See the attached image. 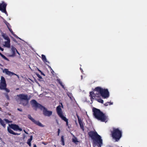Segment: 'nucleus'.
Masks as SVG:
<instances>
[{"mask_svg": "<svg viewBox=\"0 0 147 147\" xmlns=\"http://www.w3.org/2000/svg\"><path fill=\"white\" fill-rule=\"evenodd\" d=\"M93 90L94 91L90 92V94L91 97H94L95 98H96V97L98 96V92L96 91H95Z\"/></svg>", "mask_w": 147, "mask_h": 147, "instance_id": "15", "label": "nucleus"}, {"mask_svg": "<svg viewBox=\"0 0 147 147\" xmlns=\"http://www.w3.org/2000/svg\"><path fill=\"white\" fill-rule=\"evenodd\" d=\"M0 65H1V64H0Z\"/></svg>", "mask_w": 147, "mask_h": 147, "instance_id": "46", "label": "nucleus"}, {"mask_svg": "<svg viewBox=\"0 0 147 147\" xmlns=\"http://www.w3.org/2000/svg\"><path fill=\"white\" fill-rule=\"evenodd\" d=\"M56 111L58 116L62 120L66 122V125L68 126V119L66 117L63 116L61 106L59 105L56 108Z\"/></svg>", "mask_w": 147, "mask_h": 147, "instance_id": "7", "label": "nucleus"}, {"mask_svg": "<svg viewBox=\"0 0 147 147\" xmlns=\"http://www.w3.org/2000/svg\"><path fill=\"white\" fill-rule=\"evenodd\" d=\"M67 96L69 97L71 99H72V94L69 92H67Z\"/></svg>", "mask_w": 147, "mask_h": 147, "instance_id": "25", "label": "nucleus"}, {"mask_svg": "<svg viewBox=\"0 0 147 147\" xmlns=\"http://www.w3.org/2000/svg\"><path fill=\"white\" fill-rule=\"evenodd\" d=\"M16 52H17V53L19 55H20V53H19V52L17 51V50L16 51Z\"/></svg>", "mask_w": 147, "mask_h": 147, "instance_id": "43", "label": "nucleus"}, {"mask_svg": "<svg viewBox=\"0 0 147 147\" xmlns=\"http://www.w3.org/2000/svg\"><path fill=\"white\" fill-rule=\"evenodd\" d=\"M0 123L4 127H5V124L4 121L0 118Z\"/></svg>", "mask_w": 147, "mask_h": 147, "instance_id": "23", "label": "nucleus"}, {"mask_svg": "<svg viewBox=\"0 0 147 147\" xmlns=\"http://www.w3.org/2000/svg\"><path fill=\"white\" fill-rule=\"evenodd\" d=\"M94 90L98 92V96L100 95L103 98H107L109 97V93L107 89H103L100 87H97Z\"/></svg>", "mask_w": 147, "mask_h": 147, "instance_id": "3", "label": "nucleus"}, {"mask_svg": "<svg viewBox=\"0 0 147 147\" xmlns=\"http://www.w3.org/2000/svg\"><path fill=\"white\" fill-rule=\"evenodd\" d=\"M88 135L98 147H101L102 145V140L101 136L96 131H90Z\"/></svg>", "mask_w": 147, "mask_h": 147, "instance_id": "1", "label": "nucleus"}, {"mask_svg": "<svg viewBox=\"0 0 147 147\" xmlns=\"http://www.w3.org/2000/svg\"><path fill=\"white\" fill-rule=\"evenodd\" d=\"M38 69V71H39L41 74L44 75V76H45V74H43L42 72L40 70V69Z\"/></svg>", "mask_w": 147, "mask_h": 147, "instance_id": "33", "label": "nucleus"}, {"mask_svg": "<svg viewBox=\"0 0 147 147\" xmlns=\"http://www.w3.org/2000/svg\"><path fill=\"white\" fill-rule=\"evenodd\" d=\"M1 56L4 59L8 61H9V59L3 54H2Z\"/></svg>", "mask_w": 147, "mask_h": 147, "instance_id": "26", "label": "nucleus"}, {"mask_svg": "<svg viewBox=\"0 0 147 147\" xmlns=\"http://www.w3.org/2000/svg\"><path fill=\"white\" fill-rule=\"evenodd\" d=\"M80 70H81V71L82 72H83V69H82V68H81V67H80Z\"/></svg>", "mask_w": 147, "mask_h": 147, "instance_id": "42", "label": "nucleus"}, {"mask_svg": "<svg viewBox=\"0 0 147 147\" xmlns=\"http://www.w3.org/2000/svg\"><path fill=\"white\" fill-rule=\"evenodd\" d=\"M28 117L29 119H30L32 122L34 123L36 125L41 127H43V125L41 123H40L39 121H37L35 120L32 117L31 115H28Z\"/></svg>", "mask_w": 147, "mask_h": 147, "instance_id": "11", "label": "nucleus"}, {"mask_svg": "<svg viewBox=\"0 0 147 147\" xmlns=\"http://www.w3.org/2000/svg\"><path fill=\"white\" fill-rule=\"evenodd\" d=\"M4 90H5L7 92H9V91H10V90H9L8 89H7V88H6V87L4 89Z\"/></svg>", "mask_w": 147, "mask_h": 147, "instance_id": "36", "label": "nucleus"}, {"mask_svg": "<svg viewBox=\"0 0 147 147\" xmlns=\"http://www.w3.org/2000/svg\"><path fill=\"white\" fill-rule=\"evenodd\" d=\"M97 100L98 102H99L100 103H103V102H104L103 100L101 98L98 99Z\"/></svg>", "mask_w": 147, "mask_h": 147, "instance_id": "28", "label": "nucleus"}, {"mask_svg": "<svg viewBox=\"0 0 147 147\" xmlns=\"http://www.w3.org/2000/svg\"><path fill=\"white\" fill-rule=\"evenodd\" d=\"M61 144L62 145L64 146L65 145V139L64 138V136L63 135L61 136Z\"/></svg>", "mask_w": 147, "mask_h": 147, "instance_id": "20", "label": "nucleus"}, {"mask_svg": "<svg viewBox=\"0 0 147 147\" xmlns=\"http://www.w3.org/2000/svg\"><path fill=\"white\" fill-rule=\"evenodd\" d=\"M5 96L6 98L8 100H9V98L8 94L7 93H5Z\"/></svg>", "mask_w": 147, "mask_h": 147, "instance_id": "29", "label": "nucleus"}, {"mask_svg": "<svg viewBox=\"0 0 147 147\" xmlns=\"http://www.w3.org/2000/svg\"><path fill=\"white\" fill-rule=\"evenodd\" d=\"M72 141L76 145L78 144V143L79 142V141L78 140L77 138L74 135L73 136V138L72 139Z\"/></svg>", "mask_w": 147, "mask_h": 147, "instance_id": "16", "label": "nucleus"}, {"mask_svg": "<svg viewBox=\"0 0 147 147\" xmlns=\"http://www.w3.org/2000/svg\"><path fill=\"white\" fill-rule=\"evenodd\" d=\"M33 147H36V144H34Z\"/></svg>", "mask_w": 147, "mask_h": 147, "instance_id": "44", "label": "nucleus"}, {"mask_svg": "<svg viewBox=\"0 0 147 147\" xmlns=\"http://www.w3.org/2000/svg\"><path fill=\"white\" fill-rule=\"evenodd\" d=\"M2 36L4 38V39L5 40H10L8 36H7L6 34L3 33L2 34Z\"/></svg>", "mask_w": 147, "mask_h": 147, "instance_id": "21", "label": "nucleus"}, {"mask_svg": "<svg viewBox=\"0 0 147 147\" xmlns=\"http://www.w3.org/2000/svg\"><path fill=\"white\" fill-rule=\"evenodd\" d=\"M42 60L45 62H48L47 61L45 56L44 55H42Z\"/></svg>", "mask_w": 147, "mask_h": 147, "instance_id": "22", "label": "nucleus"}, {"mask_svg": "<svg viewBox=\"0 0 147 147\" xmlns=\"http://www.w3.org/2000/svg\"><path fill=\"white\" fill-rule=\"evenodd\" d=\"M60 130L59 129H58V131H57V136H59V133H60Z\"/></svg>", "mask_w": 147, "mask_h": 147, "instance_id": "34", "label": "nucleus"}, {"mask_svg": "<svg viewBox=\"0 0 147 147\" xmlns=\"http://www.w3.org/2000/svg\"><path fill=\"white\" fill-rule=\"evenodd\" d=\"M7 5V4L4 2L0 4V11H1L2 12L5 14L7 13L6 9Z\"/></svg>", "mask_w": 147, "mask_h": 147, "instance_id": "12", "label": "nucleus"}, {"mask_svg": "<svg viewBox=\"0 0 147 147\" xmlns=\"http://www.w3.org/2000/svg\"><path fill=\"white\" fill-rule=\"evenodd\" d=\"M59 83L60 84H61L62 82L60 80H58Z\"/></svg>", "mask_w": 147, "mask_h": 147, "instance_id": "39", "label": "nucleus"}, {"mask_svg": "<svg viewBox=\"0 0 147 147\" xmlns=\"http://www.w3.org/2000/svg\"><path fill=\"white\" fill-rule=\"evenodd\" d=\"M20 100L22 101L21 102L22 105L24 106H26L28 104L30 97L28 96L27 94H20L17 95Z\"/></svg>", "mask_w": 147, "mask_h": 147, "instance_id": "6", "label": "nucleus"}, {"mask_svg": "<svg viewBox=\"0 0 147 147\" xmlns=\"http://www.w3.org/2000/svg\"><path fill=\"white\" fill-rule=\"evenodd\" d=\"M4 22L7 25L8 28L11 27V26L9 23H8L5 20H4Z\"/></svg>", "mask_w": 147, "mask_h": 147, "instance_id": "24", "label": "nucleus"}, {"mask_svg": "<svg viewBox=\"0 0 147 147\" xmlns=\"http://www.w3.org/2000/svg\"><path fill=\"white\" fill-rule=\"evenodd\" d=\"M0 50L2 51H3V48H2L0 46Z\"/></svg>", "mask_w": 147, "mask_h": 147, "instance_id": "40", "label": "nucleus"}, {"mask_svg": "<svg viewBox=\"0 0 147 147\" xmlns=\"http://www.w3.org/2000/svg\"><path fill=\"white\" fill-rule=\"evenodd\" d=\"M36 75L38 77V78L40 79H42V76L38 74H36Z\"/></svg>", "mask_w": 147, "mask_h": 147, "instance_id": "32", "label": "nucleus"}, {"mask_svg": "<svg viewBox=\"0 0 147 147\" xmlns=\"http://www.w3.org/2000/svg\"><path fill=\"white\" fill-rule=\"evenodd\" d=\"M32 136H31L30 137V138L28 140V141L31 142V141L32 140Z\"/></svg>", "mask_w": 147, "mask_h": 147, "instance_id": "31", "label": "nucleus"}, {"mask_svg": "<svg viewBox=\"0 0 147 147\" xmlns=\"http://www.w3.org/2000/svg\"><path fill=\"white\" fill-rule=\"evenodd\" d=\"M12 55L11 56L12 57L14 56L16 54V51L17 49L14 47H12L11 49Z\"/></svg>", "mask_w": 147, "mask_h": 147, "instance_id": "17", "label": "nucleus"}, {"mask_svg": "<svg viewBox=\"0 0 147 147\" xmlns=\"http://www.w3.org/2000/svg\"><path fill=\"white\" fill-rule=\"evenodd\" d=\"M30 103L32 107L35 110H37L38 108L42 110L43 106L41 104L38 103L35 100H32L30 102Z\"/></svg>", "mask_w": 147, "mask_h": 147, "instance_id": "8", "label": "nucleus"}, {"mask_svg": "<svg viewBox=\"0 0 147 147\" xmlns=\"http://www.w3.org/2000/svg\"><path fill=\"white\" fill-rule=\"evenodd\" d=\"M112 104H113V102H107L106 103H105L104 104V105L105 106H108L109 105H111Z\"/></svg>", "mask_w": 147, "mask_h": 147, "instance_id": "27", "label": "nucleus"}, {"mask_svg": "<svg viewBox=\"0 0 147 147\" xmlns=\"http://www.w3.org/2000/svg\"><path fill=\"white\" fill-rule=\"evenodd\" d=\"M11 129L16 131L19 130L20 131H22V129L20 128L18 125L13 124H9V127H8L7 128L8 131L9 133L15 135H18L20 134L14 132Z\"/></svg>", "mask_w": 147, "mask_h": 147, "instance_id": "5", "label": "nucleus"}, {"mask_svg": "<svg viewBox=\"0 0 147 147\" xmlns=\"http://www.w3.org/2000/svg\"><path fill=\"white\" fill-rule=\"evenodd\" d=\"M93 115L94 117L102 122H107L108 121V117L103 113L100 110L94 107L92 109Z\"/></svg>", "mask_w": 147, "mask_h": 147, "instance_id": "2", "label": "nucleus"}, {"mask_svg": "<svg viewBox=\"0 0 147 147\" xmlns=\"http://www.w3.org/2000/svg\"><path fill=\"white\" fill-rule=\"evenodd\" d=\"M17 110L21 112H22V109L18 108L17 109Z\"/></svg>", "mask_w": 147, "mask_h": 147, "instance_id": "38", "label": "nucleus"}, {"mask_svg": "<svg viewBox=\"0 0 147 147\" xmlns=\"http://www.w3.org/2000/svg\"><path fill=\"white\" fill-rule=\"evenodd\" d=\"M5 120L7 123H11L12 122V121H9V120H8V119H5Z\"/></svg>", "mask_w": 147, "mask_h": 147, "instance_id": "30", "label": "nucleus"}, {"mask_svg": "<svg viewBox=\"0 0 147 147\" xmlns=\"http://www.w3.org/2000/svg\"><path fill=\"white\" fill-rule=\"evenodd\" d=\"M60 85L62 86V88H64V85L62 83H61V84H60Z\"/></svg>", "mask_w": 147, "mask_h": 147, "instance_id": "37", "label": "nucleus"}, {"mask_svg": "<svg viewBox=\"0 0 147 147\" xmlns=\"http://www.w3.org/2000/svg\"><path fill=\"white\" fill-rule=\"evenodd\" d=\"M3 72H5L6 74L9 76H11L13 75H15L18 78L19 77L18 76L13 72H11L8 71V69H5L3 71Z\"/></svg>", "mask_w": 147, "mask_h": 147, "instance_id": "14", "label": "nucleus"}, {"mask_svg": "<svg viewBox=\"0 0 147 147\" xmlns=\"http://www.w3.org/2000/svg\"><path fill=\"white\" fill-rule=\"evenodd\" d=\"M27 144H28V145H29V146L30 147L31 146V144L30 142H29L27 141Z\"/></svg>", "mask_w": 147, "mask_h": 147, "instance_id": "35", "label": "nucleus"}, {"mask_svg": "<svg viewBox=\"0 0 147 147\" xmlns=\"http://www.w3.org/2000/svg\"><path fill=\"white\" fill-rule=\"evenodd\" d=\"M2 54L0 52V55H1Z\"/></svg>", "mask_w": 147, "mask_h": 147, "instance_id": "45", "label": "nucleus"}, {"mask_svg": "<svg viewBox=\"0 0 147 147\" xmlns=\"http://www.w3.org/2000/svg\"><path fill=\"white\" fill-rule=\"evenodd\" d=\"M42 110H43V113L45 116L50 117L52 115L53 113L52 111L47 110V109L44 106L42 108Z\"/></svg>", "mask_w": 147, "mask_h": 147, "instance_id": "10", "label": "nucleus"}, {"mask_svg": "<svg viewBox=\"0 0 147 147\" xmlns=\"http://www.w3.org/2000/svg\"><path fill=\"white\" fill-rule=\"evenodd\" d=\"M111 133L112 137L115 140V142H118L122 136V131L118 128H113Z\"/></svg>", "mask_w": 147, "mask_h": 147, "instance_id": "4", "label": "nucleus"}, {"mask_svg": "<svg viewBox=\"0 0 147 147\" xmlns=\"http://www.w3.org/2000/svg\"><path fill=\"white\" fill-rule=\"evenodd\" d=\"M10 40H7V41L5 42L4 46L7 48H10Z\"/></svg>", "mask_w": 147, "mask_h": 147, "instance_id": "18", "label": "nucleus"}, {"mask_svg": "<svg viewBox=\"0 0 147 147\" xmlns=\"http://www.w3.org/2000/svg\"><path fill=\"white\" fill-rule=\"evenodd\" d=\"M8 29L9 31L11 32V33L16 38H19L20 39V38L18 36H17L16 34H15L13 32V31H12V29L10 28V27L8 28Z\"/></svg>", "mask_w": 147, "mask_h": 147, "instance_id": "19", "label": "nucleus"}, {"mask_svg": "<svg viewBox=\"0 0 147 147\" xmlns=\"http://www.w3.org/2000/svg\"><path fill=\"white\" fill-rule=\"evenodd\" d=\"M7 86L6 81L4 78L3 76L1 77V82H0V89L3 90Z\"/></svg>", "mask_w": 147, "mask_h": 147, "instance_id": "9", "label": "nucleus"}, {"mask_svg": "<svg viewBox=\"0 0 147 147\" xmlns=\"http://www.w3.org/2000/svg\"><path fill=\"white\" fill-rule=\"evenodd\" d=\"M42 144H44L45 145H46L47 144V143H46L45 142H42Z\"/></svg>", "mask_w": 147, "mask_h": 147, "instance_id": "41", "label": "nucleus"}, {"mask_svg": "<svg viewBox=\"0 0 147 147\" xmlns=\"http://www.w3.org/2000/svg\"><path fill=\"white\" fill-rule=\"evenodd\" d=\"M76 116L78 119V123L80 125V128L84 131V128L83 123L81 119L80 118L79 116L77 114H76Z\"/></svg>", "mask_w": 147, "mask_h": 147, "instance_id": "13", "label": "nucleus"}]
</instances>
